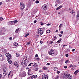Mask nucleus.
Returning a JSON list of instances; mask_svg holds the SVG:
<instances>
[{"label":"nucleus","instance_id":"obj_57","mask_svg":"<svg viewBox=\"0 0 79 79\" xmlns=\"http://www.w3.org/2000/svg\"><path fill=\"white\" fill-rule=\"evenodd\" d=\"M40 44H42L43 43V42L42 41H41L40 42Z\"/></svg>","mask_w":79,"mask_h":79},{"label":"nucleus","instance_id":"obj_17","mask_svg":"<svg viewBox=\"0 0 79 79\" xmlns=\"http://www.w3.org/2000/svg\"><path fill=\"white\" fill-rule=\"evenodd\" d=\"M11 23H18V20H14L10 21Z\"/></svg>","mask_w":79,"mask_h":79},{"label":"nucleus","instance_id":"obj_2","mask_svg":"<svg viewBox=\"0 0 79 79\" xmlns=\"http://www.w3.org/2000/svg\"><path fill=\"white\" fill-rule=\"evenodd\" d=\"M6 56L7 58V60L9 63V64H11L12 63V61H11V60L12 58V56H11L10 54L8 53H6Z\"/></svg>","mask_w":79,"mask_h":79},{"label":"nucleus","instance_id":"obj_1","mask_svg":"<svg viewBox=\"0 0 79 79\" xmlns=\"http://www.w3.org/2000/svg\"><path fill=\"white\" fill-rule=\"evenodd\" d=\"M62 78L63 79H72L73 76L68 73V72H65L64 74L63 75Z\"/></svg>","mask_w":79,"mask_h":79},{"label":"nucleus","instance_id":"obj_18","mask_svg":"<svg viewBox=\"0 0 79 79\" xmlns=\"http://www.w3.org/2000/svg\"><path fill=\"white\" fill-rule=\"evenodd\" d=\"M31 69H29L28 70V75H30V74H29V73H30V72H31Z\"/></svg>","mask_w":79,"mask_h":79},{"label":"nucleus","instance_id":"obj_14","mask_svg":"<svg viewBox=\"0 0 79 79\" xmlns=\"http://www.w3.org/2000/svg\"><path fill=\"white\" fill-rule=\"evenodd\" d=\"M61 8H62V6H60L56 9V10H60Z\"/></svg>","mask_w":79,"mask_h":79},{"label":"nucleus","instance_id":"obj_39","mask_svg":"<svg viewBox=\"0 0 79 79\" xmlns=\"http://www.w3.org/2000/svg\"><path fill=\"white\" fill-rule=\"evenodd\" d=\"M0 34L1 35H2L3 34V33H2V31L0 30Z\"/></svg>","mask_w":79,"mask_h":79},{"label":"nucleus","instance_id":"obj_36","mask_svg":"<svg viewBox=\"0 0 79 79\" xmlns=\"http://www.w3.org/2000/svg\"><path fill=\"white\" fill-rule=\"evenodd\" d=\"M68 62H69V60H67L65 61V63H68Z\"/></svg>","mask_w":79,"mask_h":79},{"label":"nucleus","instance_id":"obj_21","mask_svg":"<svg viewBox=\"0 0 79 79\" xmlns=\"http://www.w3.org/2000/svg\"><path fill=\"white\" fill-rule=\"evenodd\" d=\"M54 70L55 71H58V68L57 67H55Z\"/></svg>","mask_w":79,"mask_h":79},{"label":"nucleus","instance_id":"obj_10","mask_svg":"<svg viewBox=\"0 0 79 79\" xmlns=\"http://www.w3.org/2000/svg\"><path fill=\"white\" fill-rule=\"evenodd\" d=\"M43 79H48V77L46 75H43L42 76Z\"/></svg>","mask_w":79,"mask_h":79},{"label":"nucleus","instance_id":"obj_9","mask_svg":"<svg viewBox=\"0 0 79 79\" xmlns=\"http://www.w3.org/2000/svg\"><path fill=\"white\" fill-rule=\"evenodd\" d=\"M4 60L5 57L3 56H2V54H1V56H0V61H3Z\"/></svg>","mask_w":79,"mask_h":79},{"label":"nucleus","instance_id":"obj_12","mask_svg":"<svg viewBox=\"0 0 79 79\" xmlns=\"http://www.w3.org/2000/svg\"><path fill=\"white\" fill-rule=\"evenodd\" d=\"M14 64L16 66H17V67H19V65L18 64V63L17 62L15 61L14 62Z\"/></svg>","mask_w":79,"mask_h":79},{"label":"nucleus","instance_id":"obj_22","mask_svg":"<svg viewBox=\"0 0 79 79\" xmlns=\"http://www.w3.org/2000/svg\"><path fill=\"white\" fill-rule=\"evenodd\" d=\"M26 45H27V46L29 45H30V42L29 41L27 43H26Z\"/></svg>","mask_w":79,"mask_h":79},{"label":"nucleus","instance_id":"obj_28","mask_svg":"<svg viewBox=\"0 0 79 79\" xmlns=\"http://www.w3.org/2000/svg\"><path fill=\"white\" fill-rule=\"evenodd\" d=\"M40 24L41 25H44L45 24V23H43L42 22H41L40 23Z\"/></svg>","mask_w":79,"mask_h":79},{"label":"nucleus","instance_id":"obj_6","mask_svg":"<svg viewBox=\"0 0 79 79\" xmlns=\"http://www.w3.org/2000/svg\"><path fill=\"white\" fill-rule=\"evenodd\" d=\"M48 53L50 55H53V54L55 53V51L52 49H50L48 51Z\"/></svg>","mask_w":79,"mask_h":79},{"label":"nucleus","instance_id":"obj_41","mask_svg":"<svg viewBox=\"0 0 79 79\" xmlns=\"http://www.w3.org/2000/svg\"><path fill=\"white\" fill-rule=\"evenodd\" d=\"M68 68V67L67 66H64V68L66 69Z\"/></svg>","mask_w":79,"mask_h":79},{"label":"nucleus","instance_id":"obj_47","mask_svg":"<svg viewBox=\"0 0 79 79\" xmlns=\"http://www.w3.org/2000/svg\"><path fill=\"white\" fill-rule=\"evenodd\" d=\"M60 34H63V31H60Z\"/></svg>","mask_w":79,"mask_h":79},{"label":"nucleus","instance_id":"obj_25","mask_svg":"<svg viewBox=\"0 0 79 79\" xmlns=\"http://www.w3.org/2000/svg\"><path fill=\"white\" fill-rule=\"evenodd\" d=\"M39 70V68L36 67L34 71H37Z\"/></svg>","mask_w":79,"mask_h":79},{"label":"nucleus","instance_id":"obj_27","mask_svg":"<svg viewBox=\"0 0 79 79\" xmlns=\"http://www.w3.org/2000/svg\"><path fill=\"white\" fill-rule=\"evenodd\" d=\"M3 19H4L3 18L1 17H0V21H3Z\"/></svg>","mask_w":79,"mask_h":79},{"label":"nucleus","instance_id":"obj_54","mask_svg":"<svg viewBox=\"0 0 79 79\" xmlns=\"http://www.w3.org/2000/svg\"><path fill=\"white\" fill-rule=\"evenodd\" d=\"M70 67H73V64H71L70 66Z\"/></svg>","mask_w":79,"mask_h":79},{"label":"nucleus","instance_id":"obj_5","mask_svg":"<svg viewBox=\"0 0 79 79\" xmlns=\"http://www.w3.org/2000/svg\"><path fill=\"white\" fill-rule=\"evenodd\" d=\"M28 62H29V61L28 60L26 62H25V61H24V60H23L21 63V64L23 66H26L27 65V63H28Z\"/></svg>","mask_w":79,"mask_h":79},{"label":"nucleus","instance_id":"obj_60","mask_svg":"<svg viewBox=\"0 0 79 79\" xmlns=\"http://www.w3.org/2000/svg\"><path fill=\"white\" fill-rule=\"evenodd\" d=\"M50 23H48L47 24V26H50Z\"/></svg>","mask_w":79,"mask_h":79},{"label":"nucleus","instance_id":"obj_29","mask_svg":"<svg viewBox=\"0 0 79 79\" xmlns=\"http://www.w3.org/2000/svg\"><path fill=\"white\" fill-rule=\"evenodd\" d=\"M19 54L17 53L16 54V56L17 57H19Z\"/></svg>","mask_w":79,"mask_h":79},{"label":"nucleus","instance_id":"obj_56","mask_svg":"<svg viewBox=\"0 0 79 79\" xmlns=\"http://www.w3.org/2000/svg\"><path fill=\"white\" fill-rule=\"evenodd\" d=\"M61 40H62L61 39H59V41L60 42H61Z\"/></svg>","mask_w":79,"mask_h":79},{"label":"nucleus","instance_id":"obj_53","mask_svg":"<svg viewBox=\"0 0 79 79\" xmlns=\"http://www.w3.org/2000/svg\"><path fill=\"white\" fill-rule=\"evenodd\" d=\"M39 60H40V59H39V58H36V60H37V61H39Z\"/></svg>","mask_w":79,"mask_h":79},{"label":"nucleus","instance_id":"obj_58","mask_svg":"<svg viewBox=\"0 0 79 79\" xmlns=\"http://www.w3.org/2000/svg\"><path fill=\"white\" fill-rule=\"evenodd\" d=\"M59 30H61V27H59Z\"/></svg>","mask_w":79,"mask_h":79},{"label":"nucleus","instance_id":"obj_48","mask_svg":"<svg viewBox=\"0 0 79 79\" xmlns=\"http://www.w3.org/2000/svg\"><path fill=\"white\" fill-rule=\"evenodd\" d=\"M3 4V3L2 2H0V5H1L2 4Z\"/></svg>","mask_w":79,"mask_h":79},{"label":"nucleus","instance_id":"obj_44","mask_svg":"<svg viewBox=\"0 0 79 79\" xmlns=\"http://www.w3.org/2000/svg\"><path fill=\"white\" fill-rule=\"evenodd\" d=\"M50 64V63H48L47 64V65H48V66H49Z\"/></svg>","mask_w":79,"mask_h":79},{"label":"nucleus","instance_id":"obj_8","mask_svg":"<svg viewBox=\"0 0 79 79\" xmlns=\"http://www.w3.org/2000/svg\"><path fill=\"white\" fill-rule=\"evenodd\" d=\"M42 8L43 10H47V6L46 5H44L42 6Z\"/></svg>","mask_w":79,"mask_h":79},{"label":"nucleus","instance_id":"obj_3","mask_svg":"<svg viewBox=\"0 0 79 79\" xmlns=\"http://www.w3.org/2000/svg\"><path fill=\"white\" fill-rule=\"evenodd\" d=\"M44 31H42V29L41 28H39L38 30L37 31L36 34H37V36H40L41 35L43 34Z\"/></svg>","mask_w":79,"mask_h":79},{"label":"nucleus","instance_id":"obj_37","mask_svg":"<svg viewBox=\"0 0 79 79\" xmlns=\"http://www.w3.org/2000/svg\"><path fill=\"white\" fill-rule=\"evenodd\" d=\"M35 1V0H29V2H32Z\"/></svg>","mask_w":79,"mask_h":79},{"label":"nucleus","instance_id":"obj_15","mask_svg":"<svg viewBox=\"0 0 79 79\" xmlns=\"http://www.w3.org/2000/svg\"><path fill=\"white\" fill-rule=\"evenodd\" d=\"M79 73V70H76L75 72L74 73V74L75 75H76L77 74V73Z\"/></svg>","mask_w":79,"mask_h":79},{"label":"nucleus","instance_id":"obj_43","mask_svg":"<svg viewBox=\"0 0 79 79\" xmlns=\"http://www.w3.org/2000/svg\"><path fill=\"white\" fill-rule=\"evenodd\" d=\"M37 23V20H35V21H34V23Z\"/></svg>","mask_w":79,"mask_h":79},{"label":"nucleus","instance_id":"obj_52","mask_svg":"<svg viewBox=\"0 0 79 79\" xmlns=\"http://www.w3.org/2000/svg\"><path fill=\"white\" fill-rule=\"evenodd\" d=\"M59 37H62V35H61V34H59Z\"/></svg>","mask_w":79,"mask_h":79},{"label":"nucleus","instance_id":"obj_7","mask_svg":"<svg viewBox=\"0 0 79 79\" xmlns=\"http://www.w3.org/2000/svg\"><path fill=\"white\" fill-rule=\"evenodd\" d=\"M20 5L21 6L20 9L21 10H23L25 8V7L24 6V3H21L20 4Z\"/></svg>","mask_w":79,"mask_h":79},{"label":"nucleus","instance_id":"obj_35","mask_svg":"<svg viewBox=\"0 0 79 79\" xmlns=\"http://www.w3.org/2000/svg\"><path fill=\"white\" fill-rule=\"evenodd\" d=\"M26 76V73L25 72L24 73H23V76L25 77Z\"/></svg>","mask_w":79,"mask_h":79},{"label":"nucleus","instance_id":"obj_26","mask_svg":"<svg viewBox=\"0 0 79 79\" xmlns=\"http://www.w3.org/2000/svg\"><path fill=\"white\" fill-rule=\"evenodd\" d=\"M29 35V33H27L24 35V37H27Z\"/></svg>","mask_w":79,"mask_h":79},{"label":"nucleus","instance_id":"obj_24","mask_svg":"<svg viewBox=\"0 0 79 79\" xmlns=\"http://www.w3.org/2000/svg\"><path fill=\"white\" fill-rule=\"evenodd\" d=\"M14 45L15 46H17L18 45V44L17 43L15 42L14 44Z\"/></svg>","mask_w":79,"mask_h":79},{"label":"nucleus","instance_id":"obj_42","mask_svg":"<svg viewBox=\"0 0 79 79\" xmlns=\"http://www.w3.org/2000/svg\"><path fill=\"white\" fill-rule=\"evenodd\" d=\"M57 74H60V72L59 71H57Z\"/></svg>","mask_w":79,"mask_h":79},{"label":"nucleus","instance_id":"obj_33","mask_svg":"<svg viewBox=\"0 0 79 79\" xmlns=\"http://www.w3.org/2000/svg\"><path fill=\"white\" fill-rule=\"evenodd\" d=\"M33 66H34V67H35L37 66V63H35V64H34Z\"/></svg>","mask_w":79,"mask_h":79},{"label":"nucleus","instance_id":"obj_50","mask_svg":"<svg viewBox=\"0 0 79 79\" xmlns=\"http://www.w3.org/2000/svg\"><path fill=\"white\" fill-rule=\"evenodd\" d=\"M61 26H62V24H60L59 26V27H61Z\"/></svg>","mask_w":79,"mask_h":79},{"label":"nucleus","instance_id":"obj_30","mask_svg":"<svg viewBox=\"0 0 79 79\" xmlns=\"http://www.w3.org/2000/svg\"><path fill=\"white\" fill-rule=\"evenodd\" d=\"M37 77V75H35L33 76V78H35Z\"/></svg>","mask_w":79,"mask_h":79},{"label":"nucleus","instance_id":"obj_32","mask_svg":"<svg viewBox=\"0 0 79 79\" xmlns=\"http://www.w3.org/2000/svg\"><path fill=\"white\" fill-rule=\"evenodd\" d=\"M35 3H39V0L36 1Z\"/></svg>","mask_w":79,"mask_h":79},{"label":"nucleus","instance_id":"obj_13","mask_svg":"<svg viewBox=\"0 0 79 79\" xmlns=\"http://www.w3.org/2000/svg\"><path fill=\"white\" fill-rule=\"evenodd\" d=\"M70 12L71 13V14H73L74 13V12H73V8H70L69 9Z\"/></svg>","mask_w":79,"mask_h":79},{"label":"nucleus","instance_id":"obj_46","mask_svg":"<svg viewBox=\"0 0 79 79\" xmlns=\"http://www.w3.org/2000/svg\"><path fill=\"white\" fill-rule=\"evenodd\" d=\"M38 55H37V54H36L35 56V57H38Z\"/></svg>","mask_w":79,"mask_h":79},{"label":"nucleus","instance_id":"obj_49","mask_svg":"<svg viewBox=\"0 0 79 79\" xmlns=\"http://www.w3.org/2000/svg\"><path fill=\"white\" fill-rule=\"evenodd\" d=\"M12 38L11 37H10V38H9V40H12Z\"/></svg>","mask_w":79,"mask_h":79},{"label":"nucleus","instance_id":"obj_38","mask_svg":"<svg viewBox=\"0 0 79 79\" xmlns=\"http://www.w3.org/2000/svg\"><path fill=\"white\" fill-rule=\"evenodd\" d=\"M11 72H10L8 74V77H9V76H10V74H11Z\"/></svg>","mask_w":79,"mask_h":79},{"label":"nucleus","instance_id":"obj_19","mask_svg":"<svg viewBox=\"0 0 79 79\" xmlns=\"http://www.w3.org/2000/svg\"><path fill=\"white\" fill-rule=\"evenodd\" d=\"M19 30V29L18 28L15 31V33H18V32Z\"/></svg>","mask_w":79,"mask_h":79},{"label":"nucleus","instance_id":"obj_31","mask_svg":"<svg viewBox=\"0 0 79 79\" xmlns=\"http://www.w3.org/2000/svg\"><path fill=\"white\" fill-rule=\"evenodd\" d=\"M51 31L50 30H48L47 31V33H50V32Z\"/></svg>","mask_w":79,"mask_h":79},{"label":"nucleus","instance_id":"obj_11","mask_svg":"<svg viewBox=\"0 0 79 79\" xmlns=\"http://www.w3.org/2000/svg\"><path fill=\"white\" fill-rule=\"evenodd\" d=\"M29 59V57L28 56H25L23 58V60H24V61H27Z\"/></svg>","mask_w":79,"mask_h":79},{"label":"nucleus","instance_id":"obj_59","mask_svg":"<svg viewBox=\"0 0 79 79\" xmlns=\"http://www.w3.org/2000/svg\"><path fill=\"white\" fill-rule=\"evenodd\" d=\"M2 76V74H0V78H1V77Z\"/></svg>","mask_w":79,"mask_h":79},{"label":"nucleus","instance_id":"obj_64","mask_svg":"<svg viewBox=\"0 0 79 79\" xmlns=\"http://www.w3.org/2000/svg\"><path fill=\"white\" fill-rule=\"evenodd\" d=\"M26 69H29V68L27 67V68H26Z\"/></svg>","mask_w":79,"mask_h":79},{"label":"nucleus","instance_id":"obj_40","mask_svg":"<svg viewBox=\"0 0 79 79\" xmlns=\"http://www.w3.org/2000/svg\"><path fill=\"white\" fill-rule=\"evenodd\" d=\"M53 41H50V44H53Z\"/></svg>","mask_w":79,"mask_h":79},{"label":"nucleus","instance_id":"obj_62","mask_svg":"<svg viewBox=\"0 0 79 79\" xmlns=\"http://www.w3.org/2000/svg\"><path fill=\"white\" fill-rule=\"evenodd\" d=\"M45 58H46V59H48V57L46 56L45 57Z\"/></svg>","mask_w":79,"mask_h":79},{"label":"nucleus","instance_id":"obj_23","mask_svg":"<svg viewBox=\"0 0 79 79\" xmlns=\"http://www.w3.org/2000/svg\"><path fill=\"white\" fill-rule=\"evenodd\" d=\"M43 69L44 70H45V69H47V67L44 66L43 67Z\"/></svg>","mask_w":79,"mask_h":79},{"label":"nucleus","instance_id":"obj_63","mask_svg":"<svg viewBox=\"0 0 79 79\" xmlns=\"http://www.w3.org/2000/svg\"><path fill=\"white\" fill-rule=\"evenodd\" d=\"M58 30L56 31V32H58Z\"/></svg>","mask_w":79,"mask_h":79},{"label":"nucleus","instance_id":"obj_34","mask_svg":"<svg viewBox=\"0 0 79 79\" xmlns=\"http://www.w3.org/2000/svg\"><path fill=\"white\" fill-rule=\"evenodd\" d=\"M34 64V63H30L28 65V66H31V64Z\"/></svg>","mask_w":79,"mask_h":79},{"label":"nucleus","instance_id":"obj_61","mask_svg":"<svg viewBox=\"0 0 79 79\" xmlns=\"http://www.w3.org/2000/svg\"><path fill=\"white\" fill-rule=\"evenodd\" d=\"M56 2H58V1H60V0H55Z\"/></svg>","mask_w":79,"mask_h":79},{"label":"nucleus","instance_id":"obj_20","mask_svg":"<svg viewBox=\"0 0 79 79\" xmlns=\"http://www.w3.org/2000/svg\"><path fill=\"white\" fill-rule=\"evenodd\" d=\"M54 79H60V77L59 76H57Z\"/></svg>","mask_w":79,"mask_h":79},{"label":"nucleus","instance_id":"obj_55","mask_svg":"<svg viewBox=\"0 0 79 79\" xmlns=\"http://www.w3.org/2000/svg\"><path fill=\"white\" fill-rule=\"evenodd\" d=\"M57 43H59V44H60V41H59V40H58L57 41Z\"/></svg>","mask_w":79,"mask_h":79},{"label":"nucleus","instance_id":"obj_51","mask_svg":"<svg viewBox=\"0 0 79 79\" xmlns=\"http://www.w3.org/2000/svg\"><path fill=\"white\" fill-rule=\"evenodd\" d=\"M75 51V49H73L72 50V52H74Z\"/></svg>","mask_w":79,"mask_h":79},{"label":"nucleus","instance_id":"obj_4","mask_svg":"<svg viewBox=\"0 0 79 79\" xmlns=\"http://www.w3.org/2000/svg\"><path fill=\"white\" fill-rule=\"evenodd\" d=\"M3 73L4 74V76H5L8 74V69H6V68H4L3 69Z\"/></svg>","mask_w":79,"mask_h":79},{"label":"nucleus","instance_id":"obj_45","mask_svg":"<svg viewBox=\"0 0 79 79\" xmlns=\"http://www.w3.org/2000/svg\"><path fill=\"white\" fill-rule=\"evenodd\" d=\"M65 56L66 57H68V56H69L68 54H66L65 55Z\"/></svg>","mask_w":79,"mask_h":79},{"label":"nucleus","instance_id":"obj_16","mask_svg":"<svg viewBox=\"0 0 79 79\" xmlns=\"http://www.w3.org/2000/svg\"><path fill=\"white\" fill-rule=\"evenodd\" d=\"M56 39V36H53L52 39V40H53V41H54Z\"/></svg>","mask_w":79,"mask_h":79}]
</instances>
